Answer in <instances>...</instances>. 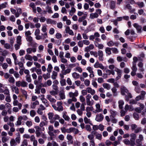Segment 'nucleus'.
<instances>
[{"label": "nucleus", "mask_w": 146, "mask_h": 146, "mask_svg": "<svg viewBox=\"0 0 146 146\" xmlns=\"http://www.w3.org/2000/svg\"><path fill=\"white\" fill-rule=\"evenodd\" d=\"M48 118L50 120V122L51 123H54L56 120L59 119L60 118L59 116L57 114L54 115L52 112L48 113Z\"/></svg>", "instance_id": "1"}, {"label": "nucleus", "mask_w": 146, "mask_h": 146, "mask_svg": "<svg viewBox=\"0 0 146 146\" xmlns=\"http://www.w3.org/2000/svg\"><path fill=\"white\" fill-rule=\"evenodd\" d=\"M92 98L91 95L89 94L87 95L86 97L87 105L88 106H92L93 104V102L90 101Z\"/></svg>", "instance_id": "2"}, {"label": "nucleus", "mask_w": 146, "mask_h": 146, "mask_svg": "<svg viewBox=\"0 0 146 146\" xmlns=\"http://www.w3.org/2000/svg\"><path fill=\"white\" fill-rule=\"evenodd\" d=\"M115 71L117 72V76L115 78V80L117 81L120 79L122 76V71L121 70L118 68H116Z\"/></svg>", "instance_id": "3"}, {"label": "nucleus", "mask_w": 146, "mask_h": 146, "mask_svg": "<svg viewBox=\"0 0 146 146\" xmlns=\"http://www.w3.org/2000/svg\"><path fill=\"white\" fill-rule=\"evenodd\" d=\"M35 133L36 137L38 138L40 137L43 138H46V135L40 130H36Z\"/></svg>", "instance_id": "4"}, {"label": "nucleus", "mask_w": 146, "mask_h": 146, "mask_svg": "<svg viewBox=\"0 0 146 146\" xmlns=\"http://www.w3.org/2000/svg\"><path fill=\"white\" fill-rule=\"evenodd\" d=\"M96 110L93 112L95 113L100 112L102 111L103 110L101 107L100 104L99 103H97L95 105Z\"/></svg>", "instance_id": "5"}, {"label": "nucleus", "mask_w": 146, "mask_h": 146, "mask_svg": "<svg viewBox=\"0 0 146 146\" xmlns=\"http://www.w3.org/2000/svg\"><path fill=\"white\" fill-rule=\"evenodd\" d=\"M53 129L54 127L52 125H50L48 126V133L51 138L55 136L54 134L53 133Z\"/></svg>", "instance_id": "6"}, {"label": "nucleus", "mask_w": 146, "mask_h": 146, "mask_svg": "<svg viewBox=\"0 0 146 146\" xmlns=\"http://www.w3.org/2000/svg\"><path fill=\"white\" fill-rule=\"evenodd\" d=\"M46 109V108L42 104H40L39 107L38 108L37 112L38 114L40 115H42L43 112L42 111Z\"/></svg>", "instance_id": "7"}, {"label": "nucleus", "mask_w": 146, "mask_h": 146, "mask_svg": "<svg viewBox=\"0 0 146 146\" xmlns=\"http://www.w3.org/2000/svg\"><path fill=\"white\" fill-rule=\"evenodd\" d=\"M104 118L103 115L102 113H99L96 115L95 120L97 122H100L103 120Z\"/></svg>", "instance_id": "8"}, {"label": "nucleus", "mask_w": 146, "mask_h": 146, "mask_svg": "<svg viewBox=\"0 0 146 146\" xmlns=\"http://www.w3.org/2000/svg\"><path fill=\"white\" fill-rule=\"evenodd\" d=\"M78 91L77 90H75L74 93L72 92H70L68 93L69 97L72 98H76L75 97H77L78 96Z\"/></svg>", "instance_id": "9"}, {"label": "nucleus", "mask_w": 146, "mask_h": 146, "mask_svg": "<svg viewBox=\"0 0 146 146\" xmlns=\"http://www.w3.org/2000/svg\"><path fill=\"white\" fill-rule=\"evenodd\" d=\"M60 97L59 98H57L56 97V98L58 100H63L65 98V96L63 90H61L59 94Z\"/></svg>", "instance_id": "10"}, {"label": "nucleus", "mask_w": 146, "mask_h": 146, "mask_svg": "<svg viewBox=\"0 0 146 146\" xmlns=\"http://www.w3.org/2000/svg\"><path fill=\"white\" fill-rule=\"evenodd\" d=\"M52 83V82L51 80H48L44 84L41 83L40 85L39 86V87H46L47 86H50L51 85Z\"/></svg>", "instance_id": "11"}, {"label": "nucleus", "mask_w": 146, "mask_h": 146, "mask_svg": "<svg viewBox=\"0 0 146 146\" xmlns=\"http://www.w3.org/2000/svg\"><path fill=\"white\" fill-rule=\"evenodd\" d=\"M133 26L136 29L138 33H141V32L142 29L141 26L139 25L137 23H135L133 24Z\"/></svg>", "instance_id": "12"}, {"label": "nucleus", "mask_w": 146, "mask_h": 146, "mask_svg": "<svg viewBox=\"0 0 146 146\" xmlns=\"http://www.w3.org/2000/svg\"><path fill=\"white\" fill-rule=\"evenodd\" d=\"M65 31L66 33L70 35L73 36L74 35V33L73 31L70 29L69 26L66 27Z\"/></svg>", "instance_id": "13"}, {"label": "nucleus", "mask_w": 146, "mask_h": 146, "mask_svg": "<svg viewBox=\"0 0 146 146\" xmlns=\"http://www.w3.org/2000/svg\"><path fill=\"white\" fill-rule=\"evenodd\" d=\"M120 89L121 94L123 95H124L125 93H127L128 92V90L124 86H121Z\"/></svg>", "instance_id": "14"}, {"label": "nucleus", "mask_w": 146, "mask_h": 146, "mask_svg": "<svg viewBox=\"0 0 146 146\" xmlns=\"http://www.w3.org/2000/svg\"><path fill=\"white\" fill-rule=\"evenodd\" d=\"M62 102H57V106L58 108V111H62L63 110L62 106Z\"/></svg>", "instance_id": "15"}, {"label": "nucleus", "mask_w": 146, "mask_h": 146, "mask_svg": "<svg viewBox=\"0 0 146 146\" xmlns=\"http://www.w3.org/2000/svg\"><path fill=\"white\" fill-rule=\"evenodd\" d=\"M94 67L96 68H100L102 70L104 69V67L102 64H100L98 62H96L94 65Z\"/></svg>", "instance_id": "16"}, {"label": "nucleus", "mask_w": 146, "mask_h": 146, "mask_svg": "<svg viewBox=\"0 0 146 146\" xmlns=\"http://www.w3.org/2000/svg\"><path fill=\"white\" fill-rule=\"evenodd\" d=\"M61 130L62 133H71V127L69 128H66L65 127H62L61 128Z\"/></svg>", "instance_id": "17"}, {"label": "nucleus", "mask_w": 146, "mask_h": 146, "mask_svg": "<svg viewBox=\"0 0 146 146\" xmlns=\"http://www.w3.org/2000/svg\"><path fill=\"white\" fill-rule=\"evenodd\" d=\"M46 98L50 101V102L52 103H55L56 100L54 98H52V96L49 94H48L46 95Z\"/></svg>", "instance_id": "18"}, {"label": "nucleus", "mask_w": 146, "mask_h": 146, "mask_svg": "<svg viewBox=\"0 0 146 146\" xmlns=\"http://www.w3.org/2000/svg\"><path fill=\"white\" fill-rule=\"evenodd\" d=\"M86 90L88 93L92 95H94L96 93L95 90L94 89H92L90 87H88L87 88Z\"/></svg>", "instance_id": "19"}, {"label": "nucleus", "mask_w": 146, "mask_h": 146, "mask_svg": "<svg viewBox=\"0 0 146 146\" xmlns=\"http://www.w3.org/2000/svg\"><path fill=\"white\" fill-rule=\"evenodd\" d=\"M17 12L15 13V17L17 18L19 17L20 14L22 13V10L21 8H18L17 9Z\"/></svg>", "instance_id": "20"}, {"label": "nucleus", "mask_w": 146, "mask_h": 146, "mask_svg": "<svg viewBox=\"0 0 146 146\" xmlns=\"http://www.w3.org/2000/svg\"><path fill=\"white\" fill-rule=\"evenodd\" d=\"M11 88L12 91L15 92L16 94H18L19 93V89L16 86H11Z\"/></svg>", "instance_id": "21"}, {"label": "nucleus", "mask_w": 146, "mask_h": 146, "mask_svg": "<svg viewBox=\"0 0 146 146\" xmlns=\"http://www.w3.org/2000/svg\"><path fill=\"white\" fill-rule=\"evenodd\" d=\"M94 44L96 46L98 47L99 49H102L104 48V46L102 44H99L97 42H94Z\"/></svg>", "instance_id": "22"}, {"label": "nucleus", "mask_w": 146, "mask_h": 146, "mask_svg": "<svg viewBox=\"0 0 146 146\" xmlns=\"http://www.w3.org/2000/svg\"><path fill=\"white\" fill-rule=\"evenodd\" d=\"M17 137L15 138V141L18 144L20 143L21 140V135L19 133H18L16 134Z\"/></svg>", "instance_id": "23"}, {"label": "nucleus", "mask_w": 146, "mask_h": 146, "mask_svg": "<svg viewBox=\"0 0 146 146\" xmlns=\"http://www.w3.org/2000/svg\"><path fill=\"white\" fill-rule=\"evenodd\" d=\"M99 16L98 14L96 13H91L90 14V18L91 19H94L97 18Z\"/></svg>", "instance_id": "24"}, {"label": "nucleus", "mask_w": 146, "mask_h": 146, "mask_svg": "<svg viewBox=\"0 0 146 146\" xmlns=\"http://www.w3.org/2000/svg\"><path fill=\"white\" fill-rule=\"evenodd\" d=\"M46 23L47 24H52L55 25L56 24V21L52 20V19L48 18L46 20Z\"/></svg>", "instance_id": "25"}, {"label": "nucleus", "mask_w": 146, "mask_h": 146, "mask_svg": "<svg viewBox=\"0 0 146 146\" xmlns=\"http://www.w3.org/2000/svg\"><path fill=\"white\" fill-rule=\"evenodd\" d=\"M39 104V102L38 101L36 100L35 102L31 103V107L32 109H35L36 108V106Z\"/></svg>", "instance_id": "26"}, {"label": "nucleus", "mask_w": 146, "mask_h": 146, "mask_svg": "<svg viewBox=\"0 0 146 146\" xmlns=\"http://www.w3.org/2000/svg\"><path fill=\"white\" fill-rule=\"evenodd\" d=\"M13 104L14 106H18V107H22V104L21 103H19L17 100H14L13 102Z\"/></svg>", "instance_id": "27"}, {"label": "nucleus", "mask_w": 146, "mask_h": 146, "mask_svg": "<svg viewBox=\"0 0 146 146\" xmlns=\"http://www.w3.org/2000/svg\"><path fill=\"white\" fill-rule=\"evenodd\" d=\"M110 112L111 114V115H110V117H115L117 115V113L116 111L112 110H110Z\"/></svg>", "instance_id": "28"}, {"label": "nucleus", "mask_w": 146, "mask_h": 146, "mask_svg": "<svg viewBox=\"0 0 146 146\" xmlns=\"http://www.w3.org/2000/svg\"><path fill=\"white\" fill-rule=\"evenodd\" d=\"M10 143L11 146H15L17 145V143L15 141V139L13 138L11 139Z\"/></svg>", "instance_id": "29"}, {"label": "nucleus", "mask_w": 146, "mask_h": 146, "mask_svg": "<svg viewBox=\"0 0 146 146\" xmlns=\"http://www.w3.org/2000/svg\"><path fill=\"white\" fill-rule=\"evenodd\" d=\"M111 48L109 47H106L105 49V52L108 55H110L111 54Z\"/></svg>", "instance_id": "30"}, {"label": "nucleus", "mask_w": 146, "mask_h": 146, "mask_svg": "<svg viewBox=\"0 0 146 146\" xmlns=\"http://www.w3.org/2000/svg\"><path fill=\"white\" fill-rule=\"evenodd\" d=\"M79 131L76 128L74 127H71V133L73 132L75 134H77L79 133Z\"/></svg>", "instance_id": "31"}, {"label": "nucleus", "mask_w": 146, "mask_h": 146, "mask_svg": "<svg viewBox=\"0 0 146 146\" xmlns=\"http://www.w3.org/2000/svg\"><path fill=\"white\" fill-rule=\"evenodd\" d=\"M119 108L120 109L123 108V106L124 104V101L122 100H119L118 102Z\"/></svg>", "instance_id": "32"}, {"label": "nucleus", "mask_w": 146, "mask_h": 146, "mask_svg": "<svg viewBox=\"0 0 146 146\" xmlns=\"http://www.w3.org/2000/svg\"><path fill=\"white\" fill-rule=\"evenodd\" d=\"M22 120L20 119L19 117L17 118V120L16 122L15 123V125L16 126H18L21 125L22 124Z\"/></svg>", "instance_id": "33"}, {"label": "nucleus", "mask_w": 146, "mask_h": 146, "mask_svg": "<svg viewBox=\"0 0 146 146\" xmlns=\"http://www.w3.org/2000/svg\"><path fill=\"white\" fill-rule=\"evenodd\" d=\"M25 58L26 60L32 61L33 60L32 57L28 54H27L25 56Z\"/></svg>", "instance_id": "34"}, {"label": "nucleus", "mask_w": 146, "mask_h": 146, "mask_svg": "<svg viewBox=\"0 0 146 146\" xmlns=\"http://www.w3.org/2000/svg\"><path fill=\"white\" fill-rule=\"evenodd\" d=\"M62 115L63 118L66 121H69L70 120V117L67 115H66L65 113L63 112Z\"/></svg>", "instance_id": "35"}, {"label": "nucleus", "mask_w": 146, "mask_h": 146, "mask_svg": "<svg viewBox=\"0 0 146 146\" xmlns=\"http://www.w3.org/2000/svg\"><path fill=\"white\" fill-rule=\"evenodd\" d=\"M58 73L56 72L53 71L52 72V74L51 75V78L53 80L56 79Z\"/></svg>", "instance_id": "36"}, {"label": "nucleus", "mask_w": 146, "mask_h": 146, "mask_svg": "<svg viewBox=\"0 0 146 146\" xmlns=\"http://www.w3.org/2000/svg\"><path fill=\"white\" fill-rule=\"evenodd\" d=\"M26 80L29 83H30L32 81V80L31 77V75L29 74L26 75L25 77Z\"/></svg>", "instance_id": "37"}, {"label": "nucleus", "mask_w": 146, "mask_h": 146, "mask_svg": "<svg viewBox=\"0 0 146 146\" xmlns=\"http://www.w3.org/2000/svg\"><path fill=\"white\" fill-rule=\"evenodd\" d=\"M77 101V99L76 98H73L72 99H69L68 100L67 103L69 104H70L72 103V102H76Z\"/></svg>", "instance_id": "38"}, {"label": "nucleus", "mask_w": 146, "mask_h": 146, "mask_svg": "<svg viewBox=\"0 0 146 146\" xmlns=\"http://www.w3.org/2000/svg\"><path fill=\"white\" fill-rule=\"evenodd\" d=\"M102 86L104 88L106 89L107 90H109L110 88V85L107 83H104L102 85Z\"/></svg>", "instance_id": "39"}, {"label": "nucleus", "mask_w": 146, "mask_h": 146, "mask_svg": "<svg viewBox=\"0 0 146 146\" xmlns=\"http://www.w3.org/2000/svg\"><path fill=\"white\" fill-rule=\"evenodd\" d=\"M111 91L113 93V96H116L117 95V89L115 87H113L111 89Z\"/></svg>", "instance_id": "40"}, {"label": "nucleus", "mask_w": 146, "mask_h": 146, "mask_svg": "<svg viewBox=\"0 0 146 146\" xmlns=\"http://www.w3.org/2000/svg\"><path fill=\"white\" fill-rule=\"evenodd\" d=\"M17 43L22 44L21 37L20 36H18L16 38Z\"/></svg>", "instance_id": "41"}, {"label": "nucleus", "mask_w": 146, "mask_h": 146, "mask_svg": "<svg viewBox=\"0 0 146 146\" xmlns=\"http://www.w3.org/2000/svg\"><path fill=\"white\" fill-rule=\"evenodd\" d=\"M133 116L135 120H138L139 119V115L136 112H134L133 114Z\"/></svg>", "instance_id": "42"}, {"label": "nucleus", "mask_w": 146, "mask_h": 146, "mask_svg": "<svg viewBox=\"0 0 146 146\" xmlns=\"http://www.w3.org/2000/svg\"><path fill=\"white\" fill-rule=\"evenodd\" d=\"M28 145V143L27 140L25 139L23 140L20 146H27Z\"/></svg>", "instance_id": "43"}, {"label": "nucleus", "mask_w": 146, "mask_h": 146, "mask_svg": "<svg viewBox=\"0 0 146 146\" xmlns=\"http://www.w3.org/2000/svg\"><path fill=\"white\" fill-rule=\"evenodd\" d=\"M138 12L140 15H143L145 16H146V14H145L142 9H140L138 10Z\"/></svg>", "instance_id": "44"}, {"label": "nucleus", "mask_w": 146, "mask_h": 146, "mask_svg": "<svg viewBox=\"0 0 146 146\" xmlns=\"http://www.w3.org/2000/svg\"><path fill=\"white\" fill-rule=\"evenodd\" d=\"M96 138L98 139L101 140L102 139V135L101 134L97 133L95 135Z\"/></svg>", "instance_id": "45"}, {"label": "nucleus", "mask_w": 146, "mask_h": 146, "mask_svg": "<svg viewBox=\"0 0 146 146\" xmlns=\"http://www.w3.org/2000/svg\"><path fill=\"white\" fill-rule=\"evenodd\" d=\"M72 75V77L74 79L78 78L80 77V75L76 72L73 73Z\"/></svg>", "instance_id": "46"}, {"label": "nucleus", "mask_w": 146, "mask_h": 146, "mask_svg": "<svg viewBox=\"0 0 146 146\" xmlns=\"http://www.w3.org/2000/svg\"><path fill=\"white\" fill-rule=\"evenodd\" d=\"M9 53V52L6 50H3L2 52L1 55L3 56H6Z\"/></svg>", "instance_id": "47"}, {"label": "nucleus", "mask_w": 146, "mask_h": 146, "mask_svg": "<svg viewBox=\"0 0 146 146\" xmlns=\"http://www.w3.org/2000/svg\"><path fill=\"white\" fill-rule=\"evenodd\" d=\"M25 124L27 126L29 127H31L33 125V123L32 121L31 120H28L26 121Z\"/></svg>", "instance_id": "48"}, {"label": "nucleus", "mask_w": 146, "mask_h": 146, "mask_svg": "<svg viewBox=\"0 0 146 146\" xmlns=\"http://www.w3.org/2000/svg\"><path fill=\"white\" fill-rule=\"evenodd\" d=\"M87 137L90 141L94 140V136L92 134H90L88 135Z\"/></svg>", "instance_id": "49"}, {"label": "nucleus", "mask_w": 146, "mask_h": 146, "mask_svg": "<svg viewBox=\"0 0 146 146\" xmlns=\"http://www.w3.org/2000/svg\"><path fill=\"white\" fill-rule=\"evenodd\" d=\"M115 2L114 1H111L110 3V7L111 9H113L115 8Z\"/></svg>", "instance_id": "50"}, {"label": "nucleus", "mask_w": 146, "mask_h": 146, "mask_svg": "<svg viewBox=\"0 0 146 146\" xmlns=\"http://www.w3.org/2000/svg\"><path fill=\"white\" fill-rule=\"evenodd\" d=\"M42 101L46 107H48L49 106L48 102L46 99H45L44 100H42Z\"/></svg>", "instance_id": "51"}, {"label": "nucleus", "mask_w": 146, "mask_h": 146, "mask_svg": "<svg viewBox=\"0 0 146 146\" xmlns=\"http://www.w3.org/2000/svg\"><path fill=\"white\" fill-rule=\"evenodd\" d=\"M8 81L10 83L14 84L15 82V80L13 76H11L9 78Z\"/></svg>", "instance_id": "52"}, {"label": "nucleus", "mask_w": 146, "mask_h": 146, "mask_svg": "<svg viewBox=\"0 0 146 146\" xmlns=\"http://www.w3.org/2000/svg\"><path fill=\"white\" fill-rule=\"evenodd\" d=\"M7 4V2H5L4 3L0 4V11L1 9L4 8L6 7Z\"/></svg>", "instance_id": "53"}, {"label": "nucleus", "mask_w": 146, "mask_h": 146, "mask_svg": "<svg viewBox=\"0 0 146 146\" xmlns=\"http://www.w3.org/2000/svg\"><path fill=\"white\" fill-rule=\"evenodd\" d=\"M52 67L51 64H49L48 65V68L47 69V70L48 72L50 73L52 72Z\"/></svg>", "instance_id": "54"}, {"label": "nucleus", "mask_w": 146, "mask_h": 146, "mask_svg": "<svg viewBox=\"0 0 146 146\" xmlns=\"http://www.w3.org/2000/svg\"><path fill=\"white\" fill-rule=\"evenodd\" d=\"M60 82L61 86H64L66 85V80L65 79H60Z\"/></svg>", "instance_id": "55"}, {"label": "nucleus", "mask_w": 146, "mask_h": 146, "mask_svg": "<svg viewBox=\"0 0 146 146\" xmlns=\"http://www.w3.org/2000/svg\"><path fill=\"white\" fill-rule=\"evenodd\" d=\"M93 109V107L92 106H88L86 108V111L87 112H90V111H92Z\"/></svg>", "instance_id": "56"}, {"label": "nucleus", "mask_w": 146, "mask_h": 146, "mask_svg": "<svg viewBox=\"0 0 146 146\" xmlns=\"http://www.w3.org/2000/svg\"><path fill=\"white\" fill-rule=\"evenodd\" d=\"M106 74H104V75H105L106 78L107 77V75H110L111 74V70L109 69H107L106 71Z\"/></svg>", "instance_id": "57"}, {"label": "nucleus", "mask_w": 146, "mask_h": 146, "mask_svg": "<svg viewBox=\"0 0 146 146\" xmlns=\"http://www.w3.org/2000/svg\"><path fill=\"white\" fill-rule=\"evenodd\" d=\"M141 140L139 139H137L136 140V142L137 146H141L142 144Z\"/></svg>", "instance_id": "58"}, {"label": "nucleus", "mask_w": 146, "mask_h": 146, "mask_svg": "<svg viewBox=\"0 0 146 146\" xmlns=\"http://www.w3.org/2000/svg\"><path fill=\"white\" fill-rule=\"evenodd\" d=\"M21 107H14L13 109V111L15 112H18L21 109Z\"/></svg>", "instance_id": "59"}, {"label": "nucleus", "mask_w": 146, "mask_h": 146, "mask_svg": "<svg viewBox=\"0 0 146 146\" xmlns=\"http://www.w3.org/2000/svg\"><path fill=\"white\" fill-rule=\"evenodd\" d=\"M46 9L47 10V12L49 13H52L53 11L51 9V7L49 6H47L46 7Z\"/></svg>", "instance_id": "60"}, {"label": "nucleus", "mask_w": 146, "mask_h": 146, "mask_svg": "<svg viewBox=\"0 0 146 146\" xmlns=\"http://www.w3.org/2000/svg\"><path fill=\"white\" fill-rule=\"evenodd\" d=\"M130 136L131 137L130 141L135 140L136 138V135L135 134L132 133L130 135Z\"/></svg>", "instance_id": "61"}, {"label": "nucleus", "mask_w": 146, "mask_h": 146, "mask_svg": "<svg viewBox=\"0 0 146 146\" xmlns=\"http://www.w3.org/2000/svg\"><path fill=\"white\" fill-rule=\"evenodd\" d=\"M108 68L110 70H113L114 69H115V71L116 70V68H117L115 67L114 65L112 64L109 66Z\"/></svg>", "instance_id": "62"}, {"label": "nucleus", "mask_w": 146, "mask_h": 146, "mask_svg": "<svg viewBox=\"0 0 146 146\" xmlns=\"http://www.w3.org/2000/svg\"><path fill=\"white\" fill-rule=\"evenodd\" d=\"M111 50H112L113 53L114 54H117L119 52L118 49L116 48H111Z\"/></svg>", "instance_id": "63"}, {"label": "nucleus", "mask_w": 146, "mask_h": 146, "mask_svg": "<svg viewBox=\"0 0 146 146\" xmlns=\"http://www.w3.org/2000/svg\"><path fill=\"white\" fill-rule=\"evenodd\" d=\"M84 84L86 86H88L90 85V81L88 79H86L84 81Z\"/></svg>", "instance_id": "64"}]
</instances>
